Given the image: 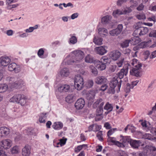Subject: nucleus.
I'll return each instance as SVG.
<instances>
[{
  "mask_svg": "<svg viewBox=\"0 0 156 156\" xmlns=\"http://www.w3.org/2000/svg\"><path fill=\"white\" fill-rule=\"evenodd\" d=\"M131 87V86L130 84L129 83H127L126 84V87L125 90V91L126 93H129L130 91V89H132Z\"/></svg>",
  "mask_w": 156,
  "mask_h": 156,
  "instance_id": "55",
  "label": "nucleus"
},
{
  "mask_svg": "<svg viewBox=\"0 0 156 156\" xmlns=\"http://www.w3.org/2000/svg\"><path fill=\"white\" fill-rule=\"evenodd\" d=\"M121 53L117 50L111 52L110 54V57L114 60H117L121 56Z\"/></svg>",
  "mask_w": 156,
  "mask_h": 156,
  "instance_id": "11",
  "label": "nucleus"
},
{
  "mask_svg": "<svg viewBox=\"0 0 156 156\" xmlns=\"http://www.w3.org/2000/svg\"><path fill=\"white\" fill-rule=\"evenodd\" d=\"M130 66V65L128 63L125 64L123 69H122L118 73V77L116 79L114 78L113 80H117L118 82V87L119 88H120L122 81L121 80L124 76L127 75L129 67Z\"/></svg>",
  "mask_w": 156,
  "mask_h": 156,
  "instance_id": "2",
  "label": "nucleus"
},
{
  "mask_svg": "<svg viewBox=\"0 0 156 156\" xmlns=\"http://www.w3.org/2000/svg\"><path fill=\"white\" fill-rule=\"evenodd\" d=\"M16 63L14 62H13L9 64L8 66V70L11 72L13 71V70L14 67L16 66Z\"/></svg>",
  "mask_w": 156,
  "mask_h": 156,
  "instance_id": "50",
  "label": "nucleus"
},
{
  "mask_svg": "<svg viewBox=\"0 0 156 156\" xmlns=\"http://www.w3.org/2000/svg\"><path fill=\"white\" fill-rule=\"evenodd\" d=\"M94 65L100 70H104L105 69L106 67V65L98 60L95 61Z\"/></svg>",
  "mask_w": 156,
  "mask_h": 156,
  "instance_id": "19",
  "label": "nucleus"
},
{
  "mask_svg": "<svg viewBox=\"0 0 156 156\" xmlns=\"http://www.w3.org/2000/svg\"><path fill=\"white\" fill-rule=\"evenodd\" d=\"M101 62L103 64L106 65L107 64H109L110 63V60L107 57H103L101 59Z\"/></svg>",
  "mask_w": 156,
  "mask_h": 156,
  "instance_id": "38",
  "label": "nucleus"
},
{
  "mask_svg": "<svg viewBox=\"0 0 156 156\" xmlns=\"http://www.w3.org/2000/svg\"><path fill=\"white\" fill-rule=\"evenodd\" d=\"M135 27V30L133 34V36L144 35L148 31V28L147 27L142 26L141 23L140 22L136 24Z\"/></svg>",
  "mask_w": 156,
  "mask_h": 156,
  "instance_id": "3",
  "label": "nucleus"
},
{
  "mask_svg": "<svg viewBox=\"0 0 156 156\" xmlns=\"http://www.w3.org/2000/svg\"><path fill=\"white\" fill-rule=\"evenodd\" d=\"M21 69V66L19 65L16 64L14 67L13 70V71H14L15 73H18L20 71Z\"/></svg>",
  "mask_w": 156,
  "mask_h": 156,
  "instance_id": "44",
  "label": "nucleus"
},
{
  "mask_svg": "<svg viewBox=\"0 0 156 156\" xmlns=\"http://www.w3.org/2000/svg\"><path fill=\"white\" fill-rule=\"evenodd\" d=\"M85 61L87 63H94L95 64V61L97 60H95L90 55H87L85 58Z\"/></svg>",
  "mask_w": 156,
  "mask_h": 156,
  "instance_id": "29",
  "label": "nucleus"
},
{
  "mask_svg": "<svg viewBox=\"0 0 156 156\" xmlns=\"http://www.w3.org/2000/svg\"><path fill=\"white\" fill-rule=\"evenodd\" d=\"M111 142L119 147H125L124 144L122 142H119L113 140H112Z\"/></svg>",
  "mask_w": 156,
  "mask_h": 156,
  "instance_id": "43",
  "label": "nucleus"
},
{
  "mask_svg": "<svg viewBox=\"0 0 156 156\" xmlns=\"http://www.w3.org/2000/svg\"><path fill=\"white\" fill-rule=\"evenodd\" d=\"M9 129L5 127H2L0 128V137L7 135L9 134Z\"/></svg>",
  "mask_w": 156,
  "mask_h": 156,
  "instance_id": "15",
  "label": "nucleus"
},
{
  "mask_svg": "<svg viewBox=\"0 0 156 156\" xmlns=\"http://www.w3.org/2000/svg\"><path fill=\"white\" fill-rule=\"evenodd\" d=\"M98 33L100 34L105 35L108 33L107 30L104 28H100L98 29Z\"/></svg>",
  "mask_w": 156,
  "mask_h": 156,
  "instance_id": "39",
  "label": "nucleus"
},
{
  "mask_svg": "<svg viewBox=\"0 0 156 156\" xmlns=\"http://www.w3.org/2000/svg\"><path fill=\"white\" fill-rule=\"evenodd\" d=\"M102 101V99L101 98H99L93 104V107L94 108H96L100 104L101 102Z\"/></svg>",
  "mask_w": 156,
  "mask_h": 156,
  "instance_id": "51",
  "label": "nucleus"
},
{
  "mask_svg": "<svg viewBox=\"0 0 156 156\" xmlns=\"http://www.w3.org/2000/svg\"><path fill=\"white\" fill-rule=\"evenodd\" d=\"M120 137L121 139H120V141L122 142L124 144L125 146L129 143L130 144L132 139H131L129 136H123L122 135H121Z\"/></svg>",
  "mask_w": 156,
  "mask_h": 156,
  "instance_id": "17",
  "label": "nucleus"
},
{
  "mask_svg": "<svg viewBox=\"0 0 156 156\" xmlns=\"http://www.w3.org/2000/svg\"><path fill=\"white\" fill-rule=\"evenodd\" d=\"M10 59L8 57H2L0 59V64L2 66H5L9 65Z\"/></svg>",
  "mask_w": 156,
  "mask_h": 156,
  "instance_id": "13",
  "label": "nucleus"
},
{
  "mask_svg": "<svg viewBox=\"0 0 156 156\" xmlns=\"http://www.w3.org/2000/svg\"><path fill=\"white\" fill-rule=\"evenodd\" d=\"M48 113H41L39 115V122L41 123H45L46 122V119L47 118Z\"/></svg>",
  "mask_w": 156,
  "mask_h": 156,
  "instance_id": "24",
  "label": "nucleus"
},
{
  "mask_svg": "<svg viewBox=\"0 0 156 156\" xmlns=\"http://www.w3.org/2000/svg\"><path fill=\"white\" fill-rule=\"evenodd\" d=\"M7 85L5 84H0V93L5 92L7 89Z\"/></svg>",
  "mask_w": 156,
  "mask_h": 156,
  "instance_id": "40",
  "label": "nucleus"
},
{
  "mask_svg": "<svg viewBox=\"0 0 156 156\" xmlns=\"http://www.w3.org/2000/svg\"><path fill=\"white\" fill-rule=\"evenodd\" d=\"M150 55V52L149 51H145L143 54V56L144 58L143 60H146L149 57Z\"/></svg>",
  "mask_w": 156,
  "mask_h": 156,
  "instance_id": "47",
  "label": "nucleus"
},
{
  "mask_svg": "<svg viewBox=\"0 0 156 156\" xmlns=\"http://www.w3.org/2000/svg\"><path fill=\"white\" fill-rule=\"evenodd\" d=\"M122 28L123 26L122 24H119L117 28L110 31L109 34L112 36H117L122 32Z\"/></svg>",
  "mask_w": 156,
  "mask_h": 156,
  "instance_id": "8",
  "label": "nucleus"
},
{
  "mask_svg": "<svg viewBox=\"0 0 156 156\" xmlns=\"http://www.w3.org/2000/svg\"><path fill=\"white\" fill-rule=\"evenodd\" d=\"M143 138L145 139H148L150 140H153L151 135L149 133H146L143 136Z\"/></svg>",
  "mask_w": 156,
  "mask_h": 156,
  "instance_id": "52",
  "label": "nucleus"
},
{
  "mask_svg": "<svg viewBox=\"0 0 156 156\" xmlns=\"http://www.w3.org/2000/svg\"><path fill=\"white\" fill-rule=\"evenodd\" d=\"M44 48H41L39 49L37 52V55L40 58H44L46 57L47 56V55L45 54V56L43 57H42V56L44 54Z\"/></svg>",
  "mask_w": 156,
  "mask_h": 156,
  "instance_id": "41",
  "label": "nucleus"
},
{
  "mask_svg": "<svg viewBox=\"0 0 156 156\" xmlns=\"http://www.w3.org/2000/svg\"><path fill=\"white\" fill-rule=\"evenodd\" d=\"M101 126L94 124V130H93V131L94 132L99 131V130L101 129Z\"/></svg>",
  "mask_w": 156,
  "mask_h": 156,
  "instance_id": "60",
  "label": "nucleus"
},
{
  "mask_svg": "<svg viewBox=\"0 0 156 156\" xmlns=\"http://www.w3.org/2000/svg\"><path fill=\"white\" fill-rule=\"evenodd\" d=\"M63 126V123L60 122H55L52 125L53 128L55 130H60L62 128Z\"/></svg>",
  "mask_w": 156,
  "mask_h": 156,
  "instance_id": "26",
  "label": "nucleus"
},
{
  "mask_svg": "<svg viewBox=\"0 0 156 156\" xmlns=\"http://www.w3.org/2000/svg\"><path fill=\"white\" fill-rule=\"evenodd\" d=\"M124 58H121L120 60L118 61L116 63L117 65L116 66H117V67H122L124 61Z\"/></svg>",
  "mask_w": 156,
  "mask_h": 156,
  "instance_id": "54",
  "label": "nucleus"
},
{
  "mask_svg": "<svg viewBox=\"0 0 156 156\" xmlns=\"http://www.w3.org/2000/svg\"><path fill=\"white\" fill-rule=\"evenodd\" d=\"M131 51L130 49L129 48L123 50V53L125 55H128L130 53Z\"/></svg>",
  "mask_w": 156,
  "mask_h": 156,
  "instance_id": "64",
  "label": "nucleus"
},
{
  "mask_svg": "<svg viewBox=\"0 0 156 156\" xmlns=\"http://www.w3.org/2000/svg\"><path fill=\"white\" fill-rule=\"evenodd\" d=\"M59 140L60 141L57 143V145L60 144L61 146H62L65 144L67 140V139L66 138H63L60 139Z\"/></svg>",
  "mask_w": 156,
  "mask_h": 156,
  "instance_id": "48",
  "label": "nucleus"
},
{
  "mask_svg": "<svg viewBox=\"0 0 156 156\" xmlns=\"http://www.w3.org/2000/svg\"><path fill=\"white\" fill-rule=\"evenodd\" d=\"M103 109L101 108L98 107L96 110V114H99L101 115H103Z\"/></svg>",
  "mask_w": 156,
  "mask_h": 156,
  "instance_id": "61",
  "label": "nucleus"
},
{
  "mask_svg": "<svg viewBox=\"0 0 156 156\" xmlns=\"http://www.w3.org/2000/svg\"><path fill=\"white\" fill-rule=\"evenodd\" d=\"M69 74V69L66 68H64L60 71V74L62 77L67 76Z\"/></svg>",
  "mask_w": 156,
  "mask_h": 156,
  "instance_id": "25",
  "label": "nucleus"
},
{
  "mask_svg": "<svg viewBox=\"0 0 156 156\" xmlns=\"http://www.w3.org/2000/svg\"><path fill=\"white\" fill-rule=\"evenodd\" d=\"M103 39L102 38L98 37H94L93 39V41L96 44L101 45L102 44Z\"/></svg>",
  "mask_w": 156,
  "mask_h": 156,
  "instance_id": "30",
  "label": "nucleus"
},
{
  "mask_svg": "<svg viewBox=\"0 0 156 156\" xmlns=\"http://www.w3.org/2000/svg\"><path fill=\"white\" fill-rule=\"evenodd\" d=\"M112 18V16L110 15L104 16L101 19V23L105 25L110 24H111V26H112V25L111 23Z\"/></svg>",
  "mask_w": 156,
  "mask_h": 156,
  "instance_id": "12",
  "label": "nucleus"
},
{
  "mask_svg": "<svg viewBox=\"0 0 156 156\" xmlns=\"http://www.w3.org/2000/svg\"><path fill=\"white\" fill-rule=\"evenodd\" d=\"M117 80H112L110 83V87L108 90V92L109 94H114L115 92V88H116V90L117 93H118L120 90V88H119Z\"/></svg>",
  "mask_w": 156,
  "mask_h": 156,
  "instance_id": "7",
  "label": "nucleus"
},
{
  "mask_svg": "<svg viewBox=\"0 0 156 156\" xmlns=\"http://www.w3.org/2000/svg\"><path fill=\"white\" fill-rule=\"evenodd\" d=\"M24 81L21 79L11 77L9 80V85L11 88H20L24 84Z\"/></svg>",
  "mask_w": 156,
  "mask_h": 156,
  "instance_id": "5",
  "label": "nucleus"
},
{
  "mask_svg": "<svg viewBox=\"0 0 156 156\" xmlns=\"http://www.w3.org/2000/svg\"><path fill=\"white\" fill-rule=\"evenodd\" d=\"M11 102H16L21 105H24L26 103V98L23 94H17L13 96L10 100Z\"/></svg>",
  "mask_w": 156,
  "mask_h": 156,
  "instance_id": "4",
  "label": "nucleus"
},
{
  "mask_svg": "<svg viewBox=\"0 0 156 156\" xmlns=\"http://www.w3.org/2000/svg\"><path fill=\"white\" fill-rule=\"evenodd\" d=\"M141 142L140 140H132L130 144L131 147L134 149H138L141 145Z\"/></svg>",
  "mask_w": 156,
  "mask_h": 156,
  "instance_id": "21",
  "label": "nucleus"
},
{
  "mask_svg": "<svg viewBox=\"0 0 156 156\" xmlns=\"http://www.w3.org/2000/svg\"><path fill=\"white\" fill-rule=\"evenodd\" d=\"M116 129V128L112 129L109 130L107 133V136L109 138H110V136L112 135L114 132L115 130Z\"/></svg>",
  "mask_w": 156,
  "mask_h": 156,
  "instance_id": "59",
  "label": "nucleus"
},
{
  "mask_svg": "<svg viewBox=\"0 0 156 156\" xmlns=\"http://www.w3.org/2000/svg\"><path fill=\"white\" fill-rule=\"evenodd\" d=\"M122 12L123 13V14H126L130 13L132 11L131 9L129 8H127L125 10H122Z\"/></svg>",
  "mask_w": 156,
  "mask_h": 156,
  "instance_id": "58",
  "label": "nucleus"
},
{
  "mask_svg": "<svg viewBox=\"0 0 156 156\" xmlns=\"http://www.w3.org/2000/svg\"><path fill=\"white\" fill-rule=\"evenodd\" d=\"M96 136L98 139L100 141H102L103 140L102 131H99L97 133Z\"/></svg>",
  "mask_w": 156,
  "mask_h": 156,
  "instance_id": "46",
  "label": "nucleus"
},
{
  "mask_svg": "<svg viewBox=\"0 0 156 156\" xmlns=\"http://www.w3.org/2000/svg\"><path fill=\"white\" fill-rule=\"evenodd\" d=\"M103 117V115L96 114L95 119L96 121H99L101 120Z\"/></svg>",
  "mask_w": 156,
  "mask_h": 156,
  "instance_id": "57",
  "label": "nucleus"
},
{
  "mask_svg": "<svg viewBox=\"0 0 156 156\" xmlns=\"http://www.w3.org/2000/svg\"><path fill=\"white\" fill-rule=\"evenodd\" d=\"M108 87V86L105 83L101 86L99 90L101 91H104L106 90Z\"/></svg>",
  "mask_w": 156,
  "mask_h": 156,
  "instance_id": "62",
  "label": "nucleus"
},
{
  "mask_svg": "<svg viewBox=\"0 0 156 156\" xmlns=\"http://www.w3.org/2000/svg\"><path fill=\"white\" fill-rule=\"evenodd\" d=\"M30 147L28 145H26L22 149V154L23 156H29L30 154Z\"/></svg>",
  "mask_w": 156,
  "mask_h": 156,
  "instance_id": "14",
  "label": "nucleus"
},
{
  "mask_svg": "<svg viewBox=\"0 0 156 156\" xmlns=\"http://www.w3.org/2000/svg\"><path fill=\"white\" fill-rule=\"evenodd\" d=\"M72 58H74L77 62H80L84 57V52L80 50L74 51L70 54Z\"/></svg>",
  "mask_w": 156,
  "mask_h": 156,
  "instance_id": "6",
  "label": "nucleus"
},
{
  "mask_svg": "<svg viewBox=\"0 0 156 156\" xmlns=\"http://www.w3.org/2000/svg\"><path fill=\"white\" fill-rule=\"evenodd\" d=\"M123 14L122 10L117 9L113 11L112 15L114 17H117L118 16Z\"/></svg>",
  "mask_w": 156,
  "mask_h": 156,
  "instance_id": "37",
  "label": "nucleus"
},
{
  "mask_svg": "<svg viewBox=\"0 0 156 156\" xmlns=\"http://www.w3.org/2000/svg\"><path fill=\"white\" fill-rule=\"evenodd\" d=\"M84 83H77L74 82V86L76 89L80 90L84 87Z\"/></svg>",
  "mask_w": 156,
  "mask_h": 156,
  "instance_id": "36",
  "label": "nucleus"
},
{
  "mask_svg": "<svg viewBox=\"0 0 156 156\" xmlns=\"http://www.w3.org/2000/svg\"><path fill=\"white\" fill-rule=\"evenodd\" d=\"M85 104V101L83 99L80 98L78 99L75 104V107L77 109H82Z\"/></svg>",
  "mask_w": 156,
  "mask_h": 156,
  "instance_id": "9",
  "label": "nucleus"
},
{
  "mask_svg": "<svg viewBox=\"0 0 156 156\" xmlns=\"http://www.w3.org/2000/svg\"><path fill=\"white\" fill-rule=\"evenodd\" d=\"M37 28V27H30L29 29H27L25 31L27 33L31 32H32L34 29H36Z\"/></svg>",
  "mask_w": 156,
  "mask_h": 156,
  "instance_id": "63",
  "label": "nucleus"
},
{
  "mask_svg": "<svg viewBox=\"0 0 156 156\" xmlns=\"http://www.w3.org/2000/svg\"><path fill=\"white\" fill-rule=\"evenodd\" d=\"M107 47L105 46H102L96 47L95 50L96 53L100 55H103L107 52Z\"/></svg>",
  "mask_w": 156,
  "mask_h": 156,
  "instance_id": "10",
  "label": "nucleus"
},
{
  "mask_svg": "<svg viewBox=\"0 0 156 156\" xmlns=\"http://www.w3.org/2000/svg\"><path fill=\"white\" fill-rule=\"evenodd\" d=\"M74 82L81 83H84L83 77L80 75H76Z\"/></svg>",
  "mask_w": 156,
  "mask_h": 156,
  "instance_id": "33",
  "label": "nucleus"
},
{
  "mask_svg": "<svg viewBox=\"0 0 156 156\" xmlns=\"http://www.w3.org/2000/svg\"><path fill=\"white\" fill-rule=\"evenodd\" d=\"M68 57H70V58L68 60H67L65 61L66 64L68 65H72L74 63L77 62L75 60L74 58H72V56L70 55V54L69 56H68L67 58H68Z\"/></svg>",
  "mask_w": 156,
  "mask_h": 156,
  "instance_id": "31",
  "label": "nucleus"
},
{
  "mask_svg": "<svg viewBox=\"0 0 156 156\" xmlns=\"http://www.w3.org/2000/svg\"><path fill=\"white\" fill-rule=\"evenodd\" d=\"M104 108L107 111L111 112L112 111L113 107L111 104H109V102H107L104 107Z\"/></svg>",
  "mask_w": 156,
  "mask_h": 156,
  "instance_id": "35",
  "label": "nucleus"
},
{
  "mask_svg": "<svg viewBox=\"0 0 156 156\" xmlns=\"http://www.w3.org/2000/svg\"><path fill=\"white\" fill-rule=\"evenodd\" d=\"M136 17L139 20H144L146 19V16L144 13H140L139 14L137 15Z\"/></svg>",
  "mask_w": 156,
  "mask_h": 156,
  "instance_id": "45",
  "label": "nucleus"
},
{
  "mask_svg": "<svg viewBox=\"0 0 156 156\" xmlns=\"http://www.w3.org/2000/svg\"><path fill=\"white\" fill-rule=\"evenodd\" d=\"M148 149L150 150L152 154L148 153L147 154V156H155L156 155V148L152 146H148Z\"/></svg>",
  "mask_w": 156,
  "mask_h": 156,
  "instance_id": "28",
  "label": "nucleus"
},
{
  "mask_svg": "<svg viewBox=\"0 0 156 156\" xmlns=\"http://www.w3.org/2000/svg\"><path fill=\"white\" fill-rule=\"evenodd\" d=\"M107 78L104 76H99L95 78V83L98 84H102L106 83Z\"/></svg>",
  "mask_w": 156,
  "mask_h": 156,
  "instance_id": "16",
  "label": "nucleus"
},
{
  "mask_svg": "<svg viewBox=\"0 0 156 156\" xmlns=\"http://www.w3.org/2000/svg\"><path fill=\"white\" fill-rule=\"evenodd\" d=\"M130 43V41L129 40H126L122 41L120 43V45L122 48H126L129 45V44Z\"/></svg>",
  "mask_w": 156,
  "mask_h": 156,
  "instance_id": "34",
  "label": "nucleus"
},
{
  "mask_svg": "<svg viewBox=\"0 0 156 156\" xmlns=\"http://www.w3.org/2000/svg\"><path fill=\"white\" fill-rule=\"evenodd\" d=\"M149 37L156 38V30H153L151 31L149 34Z\"/></svg>",
  "mask_w": 156,
  "mask_h": 156,
  "instance_id": "56",
  "label": "nucleus"
},
{
  "mask_svg": "<svg viewBox=\"0 0 156 156\" xmlns=\"http://www.w3.org/2000/svg\"><path fill=\"white\" fill-rule=\"evenodd\" d=\"M3 147L5 149L9 148L12 145V141L9 139H6L3 140Z\"/></svg>",
  "mask_w": 156,
  "mask_h": 156,
  "instance_id": "23",
  "label": "nucleus"
},
{
  "mask_svg": "<svg viewBox=\"0 0 156 156\" xmlns=\"http://www.w3.org/2000/svg\"><path fill=\"white\" fill-rule=\"evenodd\" d=\"M89 68L91 72L95 76L97 75L98 74V72L97 69L95 68L94 66L90 65Z\"/></svg>",
  "mask_w": 156,
  "mask_h": 156,
  "instance_id": "42",
  "label": "nucleus"
},
{
  "mask_svg": "<svg viewBox=\"0 0 156 156\" xmlns=\"http://www.w3.org/2000/svg\"><path fill=\"white\" fill-rule=\"evenodd\" d=\"M19 149L18 146H15L11 150L12 153L13 154H17L18 153Z\"/></svg>",
  "mask_w": 156,
  "mask_h": 156,
  "instance_id": "49",
  "label": "nucleus"
},
{
  "mask_svg": "<svg viewBox=\"0 0 156 156\" xmlns=\"http://www.w3.org/2000/svg\"><path fill=\"white\" fill-rule=\"evenodd\" d=\"M70 86L67 84H64L59 86L58 88V91L60 92H66L69 91Z\"/></svg>",
  "mask_w": 156,
  "mask_h": 156,
  "instance_id": "18",
  "label": "nucleus"
},
{
  "mask_svg": "<svg viewBox=\"0 0 156 156\" xmlns=\"http://www.w3.org/2000/svg\"><path fill=\"white\" fill-rule=\"evenodd\" d=\"M131 64L133 67L130 70V74L136 77H140L141 75L142 64L136 59L132 60Z\"/></svg>",
  "mask_w": 156,
  "mask_h": 156,
  "instance_id": "1",
  "label": "nucleus"
},
{
  "mask_svg": "<svg viewBox=\"0 0 156 156\" xmlns=\"http://www.w3.org/2000/svg\"><path fill=\"white\" fill-rule=\"evenodd\" d=\"M94 82L92 80H89L88 81L86 84V86L87 88H90L93 86Z\"/></svg>",
  "mask_w": 156,
  "mask_h": 156,
  "instance_id": "53",
  "label": "nucleus"
},
{
  "mask_svg": "<svg viewBox=\"0 0 156 156\" xmlns=\"http://www.w3.org/2000/svg\"><path fill=\"white\" fill-rule=\"evenodd\" d=\"M134 37H132L130 39V43L133 45H135L140 43L141 41V39L139 37V35L134 36Z\"/></svg>",
  "mask_w": 156,
  "mask_h": 156,
  "instance_id": "20",
  "label": "nucleus"
},
{
  "mask_svg": "<svg viewBox=\"0 0 156 156\" xmlns=\"http://www.w3.org/2000/svg\"><path fill=\"white\" fill-rule=\"evenodd\" d=\"M75 34H70V37L69 39V43L74 44L76 43L77 41L76 37L75 36Z\"/></svg>",
  "mask_w": 156,
  "mask_h": 156,
  "instance_id": "27",
  "label": "nucleus"
},
{
  "mask_svg": "<svg viewBox=\"0 0 156 156\" xmlns=\"http://www.w3.org/2000/svg\"><path fill=\"white\" fill-rule=\"evenodd\" d=\"M76 99V96L73 94H68L65 98L66 101L68 103L73 102Z\"/></svg>",
  "mask_w": 156,
  "mask_h": 156,
  "instance_id": "22",
  "label": "nucleus"
},
{
  "mask_svg": "<svg viewBox=\"0 0 156 156\" xmlns=\"http://www.w3.org/2000/svg\"><path fill=\"white\" fill-rule=\"evenodd\" d=\"M95 96V93L93 91H90L87 96V100L93 102V100Z\"/></svg>",
  "mask_w": 156,
  "mask_h": 156,
  "instance_id": "32",
  "label": "nucleus"
}]
</instances>
